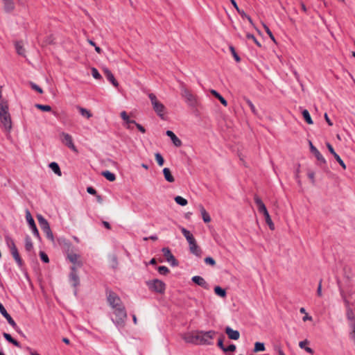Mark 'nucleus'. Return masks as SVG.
Instances as JSON below:
<instances>
[{
    "mask_svg": "<svg viewBox=\"0 0 355 355\" xmlns=\"http://www.w3.org/2000/svg\"><path fill=\"white\" fill-rule=\"evenodd\" d=\"M196 331L187 334L183 338L187 343H191L197 344V339H196Z\"/></svg>",
    "mask_w": 355,
    "mask_h": 355,
    "instance_id": "nucleus-28",
    "label": "nucleus"
},
{
    "mask_svg": "<svg viewBox=\"0 0 355 355\" xmlns=\"http://www.w3.org/2000/svg\"><path fill=\"white\" fill-rule=\"evenodd\" d=\"M31 88L35 91H37L40 94L43 93V90L36 84L31 83Z\"/></svg>",
    "mask_w": 355,
    "mask_h": 355,
    "instance_id": "nucleus-52",
    "label": "nucleus"
},
{
    "mask_svg": "<svg viewBox=\"0 0 355 355\" xmlns=\"http://www.w3.org/2000/svg\"><path fill=\"white\" fill-rule=\"evenodd\" d=\"M78 110H79L80 114L87 119H89L92 116L91 112L85 108L78 107Z\"/></svg>",
    "mask_w": 355,
    "mask_h": 355,
    "instance_id": "nucleus-35",
    "label": "nucleus"
},
{
    "mask_svg": "<svg viewBox=\"0 0 355 355\" xmlns=\"http://www.w3.org/2000/svg\"><path fill=\"white\" fill-rule=\"evenodd\" d=\"M3 336L8 342L13 344L15 346L17 347H21L19 343L17 340L12 338V337L9 334L3 333Z\"/></svg>",
    "mask_w": 355,
    "mask_h": 355,
    "instance_id": "nucleus-30",
    "label": "nucleus"
},
{
    "mask_svg": "<svg viewBox=\"0 0 355 355\" xmlns=\"http://www.w3.org/2000/svg\"><path fill=\"white\" fill-rule=\"evenodd\" d=\"M135 125H136V127L137 128V129L142 133H145L146 132V129L141 125H140L139 123H137L136 122V123H135Z\"/></svg>",
    "mask_w": 355,
    "mask_h": 355,
    "instance_id": "nucleus-57",
    "label": "nucleus"
},
{
    "mask_svg": "<svg viewBox=\"0 0 355 355\" xmlns=\"http://www.w3.org/2000/svg\"><path fill=\"white\" fill-rule=\"evenodd\" d=\"M9 112V107L7 101L2 98L0 95V114H6Z\"/></svg>",
    "mask_w": 355,
    "mask_h": 355,
    "instance_id": "nucleus-26",
    "label": "nucleus"
},
{
    "mask_svg": "<svg viewBox=\"0 0 355 355\" xmlns=\"http://www.w3.org/2000/svg\"><path fill=\"white\" fill-rule=\"evenodd\" d=\"M189 250L191 254L196 255V257H201L202 250L200 247L198 245L196 241L191 245H189Z\"/></svg>",
    "mask_w": 355,
    "mask_h": 355,
    "instance_id": "nucleus-25",
    "label": "nucleus"
},
{
    "mask_svg": "<svg viewBox=\"0 0 355 355\" xmlns=\"http://www.w3.org/2000/svg\"><path fill=\"white\" fill-rule=\"evenodd\" d=\"M302 320L304 322H306V320H312V317L309 315V314L306 313L305 315L303 317Z\"/></svg>",
    "mask_w": 355,
    "mask_h": 355,
    "instance_id": "nucleus-61",
    "label": "nucleus"
},
{
    "mask_svg": "<svg viewBox=\"0 0 355 355\" xmlns=\"http://www.w3.org/2000/svg\"><path fill=\"white\" fill-rule=\"evenodd\" d=\"M25 248L27 251H31L33 248V245L31 239L29 236L26 237Z\"/></svg>",
    "mask_w": 355,
    "mask_h": 355,
    "instance_id": "nucleus-39",
    "label": "nucleus"
},
{
    "mask_svg": "<svg viewBox=\"0 0 355 355\" xmlns=\"http://www.w3.org/2000/svg\"><path fill=\"white\" fill-rule=\"evenodd\" d=\"M60 136L62 137V141L63 144H64L73 152H78V150L73 142L72 137L69 134L66 132H62Z\"/></svg>",
    "mask_w": 355,
    "mask_h": 355,
    "instance_id": "nucleus-12",
    "label": "nucleus"
},
{
    "mask_svg": "<svg viewBox=\"0 0 355 355\" xmlns=\"http://www.w3.org/2000/svg\"><path fill=\"white\" fill-rule=\"evenodd\" d=\"M244 101L246 102V103L248 104V105L250 107L251 111L252 112L253 114H257V111L255 108V106L254 105V104L252 103V102L248 98H244Z\"/></svg>",
    "mask_w": 355,
    "mask_h": 355,
    "instance_id": "nucleus-42",
    "label": "nucleus"
},
{
    "mask_svg": "<svg viewBox=\"0 0 355 355\" xmlns=\"http://www.w3.org/2000/svg\"><path fill=\"white\" fill-rule=\"evenodd\" d=\"M304 350H305L306 352H308V353H309V354H313V350L311 347H304Z\"/></svg>",
    "mask_w": 355,
    "mask_h": 355,
    "instance_id": "nucleus-62",
    "label": "nucleus"
},
{
    "mask_svg": "<svg viewBox=\"0 0 355 355\" xmlns=\"http://www.w3.org/2000/svg\"><path fill=\"white\" fill-rule=\"evenodd\" d=\"M216 332L214 330L209 331H196V339L197 344L202 345H211L213 344V340L216 335Z\"/></svg>",
    "mask_w": 355,
    "mask_h": 355,
    "instance_id": "nucleus-2",
    "label": "nucleus"
},
{
    "mask_svg": "<svg viewBox=\"0 0 355 355\" xmlns=\"http://www.w3.org/2000/svg\"><path fill=\"white\" fill-rule=\"evenodd\" d=\"M71 272L69 275L70 281L73 286L76 287L79 285V277L76 274V269L75 266L71 267Z\"/></svg>",
    "mask_w": 355,
    "mask_h": 355,
    "instance_id": "nucleus-17",
    "label": "nucleus"
},
{
    "mask_svg": "<svg viewBox=\"0 0 355 355\" xmlns=\"http://www.w3.org/2000/svg\"><path fill=\"white\" fill-rule=\"evenodd\" d=\"M163 174H164L165 180L167 182L172 183L175 181V178L173 176V175L171 172V170L168 168H164L163 169Z\"/></svg>",
    "mask_w": 355,
    "mask_h": 355,
    "instance_id": "nucleus-27",
    "label": "nucleus"
},
{
    "mask_svg": "<svg viewBox=\"0 0 355 355\" xmlns=\"http://www.w3.org/2000/svg\"><path fill=\"white\" fill-rule=\"evenodd\" d=\"M87 191L89 193V194H92V195H96V191L95 190V189H94L93 187H88L87 188Z\"/></svg>",
    "mask_w": 355,
    "mask_h": 355,
    "instance_id": "nucleus-58",
    "label": "nucleus"
},
{
    "mask_svg": "<svg viewBox=\"0 0 355 355\" xmlns=\"http://www.w3.org/2000/svg\"><path fill=\"white\" fill-rule=\"evenodd\" d=\"M155 159H156L158 165L159 166H163V164L164 163V159L163 157L162 156V155L159 153H155Z\"/></svg>",
    "mask_w": 355,
    "mask_h": 355,
    "instance_id": "nucleus-43",
    "label": "nucleus"
},
{
    "mask_svg": "<svg viewBox=\"0 0 355 355\" xmlns=\"http://www.w3.org/2000/svg\"><path fill=\"white\" fill-rule=\"evenodd\" d=\"M191 279L197 285L206 289L208 288V284L202 277L198 275L193 276Z\"/></svg>",
    "mask_w": 355,
    "mask_h": 355,
    "instance_id": "nucleus-22",
    "label": "nucleus"
},
{
    "mask_svg": "<svg viewBox=\"0 0 355 355\" xmlns=\"http://www.w3.org/2000/svg\"><path fill=\"white\" fill-rule=\"evenodd\" d=\"M236 350V345L234 344L230 345L227 347H225L224 352H234Z\"/></svg>",
    "mask_w": 355,
    "mask_h": 355,
    "instance_id": "nucleus-54",
    "label": "nucleus"
},
{
    "mask_svg": "<svg viewBox=\"0 0 355 355\" xmlns=\"http://www.w3.org/2000/svg\"><path fill=\"white\" fill-rule=\"evenodd\" d=\"M263 27H264V29L266 32V33L268 35V36L270 37V38L275 42V37L272 34V33L271 32V31L270 30V28L266 26V25H263Z\"/></svg>",
    "mask_w": 355,
    "mask_h": 355,
    "instance_id": "nucleus-48",
    "label": "nucleus"
},
{
    "mask_svg": "<svg viewBox=\"0 0 355 355\" xmlns=\"http://www.w3.org/2000/svg\"><path fill=\"white\" fill-rule=\"evenodd\" d=\"M180 230H181L182 234L187 239V241L189 243V245L196 241L195 238L193 237V234L188 230H187L185 227H180Z\"/></svg>",
    "mask_w": 355,
    "mask_h": 355,
    "instance_id": "nucleus-15",
    "label": "nucleus"
},
{
    "mask_svg": "<svg viewBox=\"0 0 355 355\" xmlns=\"http://www.w3.org/2000/svg\"><path fill=\"white\" fill-rule=\"evenodd\" d=\"M181 96L189 106L195 107L198 103L197 97L189 90L184 84L181 85Z\"/></svg>",
    "mask_w": 355,
    "mask_h": 355,
    "instance_id": "nucleus-6",
    "label": "nucleus"
},
{
    "mask_svg": "<svg viewBox=\"0 0 355 355\" xmlns=\"http://www.w3.org/2000/svg\"><path fill=\"white\" fill-rule=\"evenodd\" d=\"M26 218L29 225L30 228L31 229V230L33 232V235L39 239L40 234H39L38 230L36 227L34 219L33 218V217L28 210H27L26 212Z\"/></svg>",
    "mask_w": 355,
    "mask_h": 355,
    "instance_id": "nucleus-13",
    "label": "nucleus"
},
{
    "mask_svg": "<svg viewBox=\"0 0 355 355\" xmlns=\"http://www.w3.org/2000/svg\"><path fill=\"white\" fill-rule=\"evenodd\" d=\"M114 317L112 318V322L119 327H123L127 318V313L123 306L112 310Z\"/></svg>",
    "mask_w": 355,
    "mask_h": 355,
    "instance_id": "nucleus-3",
    "label": "nucleus"
},
{
    "mask_svg": "<svg viewBox=\"0 0 355 355\" xmlns=\"http://www.w3.org/2000/svg\"><path fill=\"white\" fill-rule=\"evenodd\" d=\"M148 97L150 100L153 108L155 112L160 118L164 119L166 111V107L164 104L159 101L157 96L153 93H150L148 94Z\"/></svg>",
    "mask_w": 355,
    "mask_h": 355,
    "instance_id": "nucleus-5",
    "label": "nucleus"
},
{
    "mask_svg": "<svg viewBox=\"0 0 355 355\" xmlns=\"http://www.w3.org/2000/svg\"><path fill=\"white\" fill-rule=\"evenodd\" d=\"M246 37L248 40H252L258 46H261L260 42L257 40L254 35L251 33H247Z\"/></svg>",
    "mask_w": 355,
    "mask_h": 355,
    "instance_id": "nucleus-45",
    "label": "nucleus"
},
{
    "mask_svg": "<svg viewBox=\"0 0 355 355\" xmlns=\"http://www.w3.org/2000/svg\"><path fill=\"white\" fill-rule=\"evenodd\" d=\"M49 168L58 176L62 175V172L60 171V166L56 162H51L49 164Z\"/></svg>",
    "mask_w": 355,
    "mask_h": 355,
    "instance_id": "nucleus-32",
    "label": "nucleus"
},
{
    "mask_svg": "<svg viewBox=\"0 0 355 355\" xmlns=\"http://www.w3.org/2000/svg\"><path fill=\"white\" fill-rule=\"evenodd\" d=\"M302 114L304 120L308 124H313V121L311 119V115L307 110H304Z\"/></svg>",
    "mask_w": 355,
    "mask_h": 355,
    "instance_id": "nucleus-36",
    "label": "nucleus"
},
{
    "mask_svg": "<svg viewBox=\"0 0 355 355\" xmlns=\"http://www.w3.org/2000/svg\"><path fill=\"white\" fill-rule=\"evenodd\" d=\"M102 175L109 181H114L116 179V176L114 173H111L109 171H105L102 173Z\"/></svg>",
    "mask_w": 355,
    "mask_h": 355,
    "instance_id": "nucleus-34",
    "label": "nucleus"
},
{
    "mask_svg": "<svg viewBox=\"0 0 355 355\" xmlns=\"http://www.w3.org/2000/svg\"><path fill=\"white\" fill-rule=\"evenodd\" d=\"M15 46L17 53L19 55H24L25 50L23 48V46L20 44V43L17 42Z\"/></svg>",
    "mask_w": 355,
    "mask_h": 355,
    "instance_id": "nucleus-46",
    "label": "nucleus"
},
{
    "mask_svg": "<svg viewBox=\"0 0 355 355\" xmlns=\"http://www.w3.org/2000/svg\"><path fill=\"white\" fill-rule=\"evenodd\" d=\"M106 297L107 302L112 310L123 306L121 298L112 291H107Z\"/></svg>",
    "mask_w": 355,
    "mask_h": 355,
    "instance_id": "nucleus-7",
    "label": "nucleus"
},
{
    "mask_svg": "<svg viewBox=\"0 0 355 355\" xmlns=\"http://www.w3.org/2000/svg\"><path fill=\"white\" fill-rule=\"evenodd\" d=\"M327 147L329 151L334 155V157L337 160V162L340 164V166L343 168H345L346 166H345V163L343 162V161L342 160L340 157L335 152L333 146L329 143H327Z\"/></svg>",
    "mask_w": 355,
    "mask_h": 355,
    "instance_id": "nucleus-18",
    "label": "nucleus"
},
{
    "mask_svg": "<svg viewBox=\"0 0 355 355\" xmlns=\"http://www.w3.org/2000/svg\"><path fill=\"white\" fill-rule=\"evenodd\" d=\"M104 73L107 78V79L115 87H117L119 86L118 82L116 80L113 73L109 70L107 68H105L103 69Z\"/></svg>",
    "mask_w": 355,
    "mask_h": 355,
    "instance_id": "nucleus-21",
    "label": "nucleus"
},
{
    "mask_svg": "<svg viewBox=\"0 0 355 355\" xmlns=\"http://www.w3.org/2000/svg\"><path fill=\"white\" fill-rule=\"evenodd\" d=\"M340 294L345 307L346 317L352 330L350 334L351 337L354 338H355V299L352 293H345L341 291Z\"/></svg>",
    "mask_w": 355,
    "mask_h": 355,
    "instance_id": "nucleus-1",
    "label": "nucleus"
},
{
    "mask_svg": "<svg viewBox=\"0 0 355 355\" xmlns=\"http://www.w3.org/2000/svg\"><path fill=\"white\" fill-rule=\"evenodd\" d=\"M310 149L311 153L314 154L317 159L322 164H326V160L319 150L313 145L311 141H309Z\"/></svg>",
    "mask_w": 355,
    "mask_h": 355,
    "instance_id": "nucleus-16",
    "label": "nucleus"
},
{
    "mask_svg": "<svg viewBox=\"0 0 355 355\" xmlns=\"http://www.w3.org/2000/svg\"><path fill=\"white\" fill-rule=\"evenodd\" d=\"M37 218L42 230L46 234V236L49 239L53 241V234L48 221L41 215H38Z\"/></svg>",
    "mask_w": 355,
    "mask_h": 355,
    "instance_id": "nucleus-8",
    "label": "nucleus"
},
{
    "mask_svg": "<svg viewBox=\"0 0 355 355\" xmlns=\"http://www.w3.org/2000/svg\"><path fill=\"white\" fill-rule=\"evenodd\" d=\"M69 260L73 263H77L79 266H82V263L78 261L79 255L76 253L69 254L67 256Z\"/></svg>",
    "mask_w": 355,
    "mask_h": 355,
    "instance_id": "nucleus-31",
    "label": "nucleus"
},
{
    "mask_svg": "<svg viewBox=\"0 0 355 355\" xmlns=\"http://www.w3.org/2000/svg\"><path fill=\"white\" fill-rule=\"evenodd\" d=\"M309 343V341L307 340H302V341H300L299 343V347L302 349H304V347H306V345Z\"/></svg>",
    "mask_w": 355,
    "mask_h": 355,
    "instance_id": "nucleus-60",
    "label": "nucleus"
},
{
    "mask_svg": "<svg viewBox=\"0 0 355 355\" xmlns=\"http://www.w3.org/2000/svg\"><path fill=\"white\" fill-rule=\"evenodd\" d=\"M175 201L177 204L181 206H185L187 205V200L182 196H178L175 198Z\"/></svg>",
    "mask_w": 355,
    "mask_h": 355,
    "instance_id": "nucleus-40",
    "label": "nucleus"
},
{
    "mask_svg": "<svg viewBox=\"0 0 355 355\" xmlns=\"http://www.w3.org/2000/svg\"><path fill=\"white\" fill-rule=\"evenodd\" d=\"M214 292L215 293L221 297H226V291L225 289L222 288L220 286H216L214 288Z\"/></svg>",
    "mask_w": 355,
    "mask_h": 355,
    "instance_id": "nucleus-37",
    "label": "nucleus"
},
{
    "mask_svg": "<svg viewBox=\"0 0 355 355\" xmlns=\"http://www.w3.org/2000/svg\"><path fill=\"white\" fill-rule=\"evenodd\" d=\"M158 272L161 274V275H167L168 272H169V270L167 267L166 266H159L158 268Z\"/></svg>",
    "mask_w": 355,
    "mask_h": 355,
    "instance_id": "nucleus-44",
    "label": "nucleus"
},
{
    "mask_svg": "<svg viewBox=\"0 0 355 355\" xmlns=\"http://www.w3.org/2000/svg\"><path fill=\"white\" fill-rule=\"evenodd\" d=\"M164 257L166 261L172 266H176L178 265V261L175 259V257L171 253L170 249L168 248H163L162 250Z\"/></svg>",
    "mask_w": 355,
    "mask_h": 355,
    "instance_id": "nucleus-14",
    "label": "nucleus"
},
{
    "mask_svg": "<svg viewBox=\"0 0 355 355\" xmlns=\"http://www.w3.org/2000/svg\"><path fill=\"white\" fill-rule=\"evenodd\" d=\"M147 285L150 290L159 293H163L166 289V284L157 279L148 282Z\"/></svg>",
    "mask_w": 355,
    "mask_h": 355,
    "instance_id": "nucleus-9",
    "label": "nucleus"
},
{
    "mask_svg": "<svg viewBox=\"0 0 355 355\" xmlns=\"http://www.w3.org/2000/svg\"><path fill=\"white\" fill-rule=\"evenodd\" d=\"M4 9L6 12H10L14 10L15 4L12 0H3Z\"/></svg>",
    "mask_w": 355,
    "mask_h": 355,
    "instance_id": "nucleus-29",
    "label": "nucleus"
},
{
    "mask_svg": "<svg viewBox=\"0 0 355 355\" xmlns=\"http://www.w3.org/2000/svg\"><path fill=\"white\" fill-rule=\"evenodd\" d=\"M254 199V202H255L256 205H257L259 212L262 214L264 216L266 223L268 225L270 229L271 230H273L275 229V225L272 221V219L269 215V213H268L264 203L263 202L261 199L258 196H255Z\"/></svg>",
    "mask_w": 355,
    "mask_h": 355,
    "instance_id": "nucleus-4",
    "label": "nucleus"
},
{
    "mask_svg": "<svg viewBox=\"0 0 355 355\" xmlns=\"http://www.w3.org/2000/svg\"><path fill=\"white\" fill-rule=\"evenodd\" d=\"M308 177L311 180L312 183H315V173L313 172H309Z\"/></svg>",
    "mask_w": 355,
    "mask_h": 355,
    "instance_id": "nucleus-59",
    "label": "nucleus"
},
{
    "mask_svg": "<svg viewBox=\"0 0 355 355\" xmlns=\"http://www.w3.org/2000/svg\"><path fill=\"white\" fill-rule=\"evenodd\" d=\"M9 248L10 250L11 254L12 255L14 259L19 267L23 266V261L21 259L18 250L15 245V242L11 240L10 243L9 244Z\"/></svg>",
    "mask_w": 355,
    "mask_h": 355,
    "instance_id": "nucleus-11",
    "label": "nucleus"
},
{
    "mask_svg": "<svg viewBox=\"0 0 355 355\" xmlns=\"http://www.w3.org/2000/svg\"><path fill=\"white\" fill-rule=\"evenodd\" d=\"M0 122L6 131L10 132L12 129V119L10 112L0 114Z\"/></svg>",
    "mask_w": 355,
    "mask_h": 355,
    "instance_id": "nucleus-10",
    "label": "nucleus"
},
{
    "mask_svg": "<svg viewBox=\"0 0 355 355\" xmlns=\"http://www.w3.org/2000/svg\"><path fill=\"white\" fill-rule=\"evenodd\" d=\"M230 51H231L232 55L234 56L235 60L236 62H239L241 59H240V57L236 53L235 49L232 46H230Z\"/></svg>",
    "mask_w": 355,
    "mask_h": 355,
    "instance_id": "nucleus-47",
    "label": "nucleus"
},
{
    "mask_svg": "<svg viewBox=\"0 0 355 355\" xmlns=\"http://www.w3.org/2000/svg\"><path fill=\"white\" fill-rule=\"evenodd\" d=\"M265 345L263 343L257 342L254 344V352H263Z\"/></svg>",
    "mask_w": 355,
    "mask_h": 355,
    "instance_id": "nucleus-38",
    "label": "nucleus"
},
{
    "mask_svg": "<svg viewBox=\"0 0 355 355\" xmlns=\"http://www.w3.org/2000/svg\"><path fill=\"white\" fill-rule=\"evenodd\" d=\"M317 294L319 297L322 296V280L319 282V284L317 289Z\"/></svg>",
    "mask_w": 355,
    "mask_h": 355,
    "instance_id": "nucleus-56",
    "label": "nucleus"
},
{
    "mask_svg": "<svg viewBox=\"0 0 355 355\" xmlns=\"http://www.w3.org/2000/svg\"><path fill=\"white\" fill-rule=\"evenodd\" d=\"M7 321L9 323V324L11 325L14 329H16L17 328L16 322L14 321L11 316L9 318H8Z\"/></svg>",
    "mask_w": 355,
    "mask_h": 355,
    "instance_id": "nucleus-53",
    "label": "nucleus"
},
{
    "mask_svg": "<svg viewBox=\"0 0 355 355\" xmlns=\"http://www.w3.org/2000/svg\"><path fill=\"white\" fill-rule=\"evenodd\" d=\"M205 262L207 264H209L211 266H214L216 264L215 260L212 257H206L205 259Z\"/></svg>",
    "mask_w": 355,
    "mask_h": 355,
    "instance_id": "nucleus-51",
    "label": "nucleus"
},
{
    "mask_svg": "<svg viewBox=\"0 0 355 355\" xmlns=\"http://www.w3.org/2000/svg\"><path fill=\"white\" fill-rule=\"evenodd\" d=\"M121 117L123 119V120H124V121H125L124 125L127 129H132V128L131 126V124L136 123L135 121L130 119L128 115L127 114L126 112H125V111H123L121 112Z\"/></svg>",
    "mask_w": 355,
    "mask_h": 355,
    "instance_id": "nucleus-20",
    "label": "nucleus"
},
{
    "mask_svg": "<svg viewBox=\"0 0 355 355\" xmlns=\"http://www.w3.org/2000/svg\"><path fill=\"white\" fill-rule=\"evenodd\" d=\"M92 75L95 79H100L101 78V74L96 68L92 69Z\"/></svg>",
    "mask_w": 355,
    "mask_h": 355,
    "instance_id": "nucleus-49",
    "label": "nucleus"
},
{
    "mask_svg": "<svg viewBox=\"0 0 355 355\" xmlns=\"http://www.w3.org/2000/svg\"><path fill=\"white\" fill-rule=\"evenodd\" d=\"M166 135L169 137L173 142V144L179 147L182 145L181 140L174 134V132L171 130H167L166 132Z\"/></svg>",
    "mask_w": 355,
    "mask_h": 355,
    "instance_id": "nucleus-23",
    "label": "nucleus"
},
{
    "mask_svg": "<svg viewBox=\"0 0 355 355\" xmlns=\"http://www.w3.org/2000/svg\"><path fill=\"white\" fill-rule=\"evenodd\" d=\"M225 333L228 336L229 338L232 340H238L240 337V333L237 330H234L230 327L225 328Z\"/></svg>",
    "mask_w": 355,
    "mask_h": 355,
    "instance_id": "nucleus-19",
    "label": "nucleus"
},
{
    "mask_svg": "<svg viewBox=\"0 0 355 355\" xmlns=\"http://www.w3.org/2000/svg\"><path fill=\"white\" fill-rule=\"evenodd\" d=\"M35 107L44 112H50L51 110V107L48 105L35 104Z\"/></svg>",
    "mask_w": 355,
    "mask_h": 355,
    "instance_id": "nucleus-41",
    "label": "nucleus"
},
{
    "mask_svg": "<svg viewBox=\"0 0 355 355\" xmlns=\"http://www.w3.org/2000/svg\"><path fill=\"white\" fill-rule=\"evenodd\" d=\"M40 255L42 261H44V263L49 262V257L46 253H44V252H40Z\"/></svg>",
    "mask_w": 355,
    "mask_h": 355,
    "instance_id": "nucleus-50",
    "label": "nucleus"
},
{
    "mask_svg": "<svg viewBox=\"0 0 355 355\" xmlns=\"http://www.w3.org/2000/svg\"><path fill=\"white\" fill-rule=\"evenodd\" d=\"M103 225H104V227L108 230H110L111 228V226L110 225V223L107 221H103Z\"/></svg>",
    "mask_w": 355,
    "mask_h": 355,
    "instance_id": "nucleus-64",
    "label": "nucleus"
},
{
    "mask_svg": "<svg viewBox=\"0 0 355 355\" xmlns=\"http://www.w3.org/2000/svg\"><path fill=\"white\" fill-rule=\"evenodd\" d=\"M324 118H325L326 121L328 123V124H329V125H332V124H333V123H332V122L331 121V120L329 119V118L328 117L327 114H324Z\"/></svg>",
    "mask_w": 355,
    "mask_h": 355,
    "instance_id": "nucleus-63",
    "label": "nucleus"
},
{
    "mask_svg": "<svg viewBox=\"0 0 355 355\" xmlns=\"http://www.w3.org/2000/svg\"><path fill=\"white\" fill-rule=\"evenodd\" d=\"M198 209H199V211L201 214V216H202V220L205 223H209L211 221V217H210V215L209 214V213L206 211V209H205V207H203V205H198Z\"/></svg>",
    "mask_w": 355,
    "mask_h": 355,
    "instance_id": "nucleus-24",
    "label": "nucleus"
},
{
    "mask_svg": "<svg viewBox=\"0 0 355 355\" xmlns=\"http://www.w3.org/2000/svg\"><path fill=\"white\" fill-rule=\"evenodd\" d=\"M211 93L216 97L217 98L220 102L225 106H227V101L218 93L217 92L216 90H214L212 89L211 91Z\"/></svg>",
    "mask_w": 355,
    "mask_h": 355,
    "instance_id": "nucleus-33",
    "label": "nucleus"
},
{
    "mask_svg": "<svg viewBox=\"0 0 355 355\" xmlns=\"http://www.w3.org/2000/svg\"><path fill=\"white\" fill-rule=\"evenodd\" d=\"M218 346L224 352L225 347L223 345V338L221 337L218 340Z\"/></svg>",
    "mask_w": 355,
    "mask_h": 355,
    "instance_id": "nucleus-55",
    "label": "nucleus"
}]
</instances>
